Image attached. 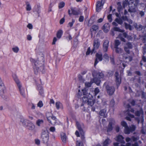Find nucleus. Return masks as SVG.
<instances>
[{"label": "nucleus", "instance_id": "62", "mask_svg": "<svg viewBox=\"0 0 146 146\" xmlns=\"http://www.w3.org/2000/svg\"><path fill=\"white\" fill-rule=\"evenodd\" d=\"M27 27L29 29H32L33 28V26L30 23L29 24L27 25Z\"/></svg>", "mask_w": 146, "mask_h": 146}, {"label": "nucleus", "instance_id": "41", "mask_svg": "<svg viewBox=\"0 0 146 146\" xmlns=\"http://www.w3.org/2000/svg\"><path fill=\"white\" fill-rule=\"evenodd\" d=\"M128 116L126 117V119L127 120L129 121H131V119L130 118H134V117L133 115L129 113H128Z\"/></svg>", "mask_w": 146, "mask_h": 146}, {"label": "nucleus", "instance_id": "10", "mask_svg": "<svg viewBox=\"0 0 146 146\" xmlns=\"http://www.w3.org/2000/svg\"><path fill=\"white\" fill-rule=\"evenodd\" d=\"M109 124L108 126L107 131L108 132L111 131L113 129L112 125L115 124V121L113 118H110L109 120Z\"/></svg>", "mask_w": 146, "mask_h": 146}, {"label": "nucleus", "instance_id": "38", "mask_svg": "<svg viewBox=\"0 0 146 146\" xmlns=\"http://www.w3.org/2000/svg\"><path fill=\"white\" fill-rule=\"evenodd\" d=\"M104 60L105 62H108L109 61V56L107 54H105L104 56Z\"/></svg>", "mask_w": 146, "mask_h": 146}, {"label": "nucleus", "instance_id": "64", "mask_svg": "<svg viewBox=\"0 0 146 146\" xmlns=\"http://www.w3.org/2000/svg\"><path fill=\"white\" fill-rule=\"evenodd\" d=\"M32 36L30 35H28L27 36V39L29 40H30L32 39Z\"/></svg>", "mask_w": 146, "mask_h": 146}, {"label": "nucleus", "instance_id": "54", "mask_svg": "<svg viewBox=\"0 0 146 146\" xmlns=\"http://www.w3.org/2000/svg\"><path fill=\"white\" fill-rule=\"evenodd\" d=\"M117 5H118V10H120L122 8L121 3L120 2H118L117 3Z\"/></svg>", "mask_w": 146, "mask_h": 146}, {"label": "nucleus", "instance_id": "31", "mask_svg": "<svg viewBox=\"0 0 146 146\" xmlns=\"http://www.w3.org/2000/svg\"><path fill=\"white\" fill-rule=\"evenodd\" d=\"M115 48V51L117 53L120 54L123 52V49L120 47H118Z\"/></svg>", "mask_w": 146, "mask_h": 146}, {"label": "nucleus", "instance_id": "51", "mask_svg": "<svg viewBox=\"0 0 146 146\" xmlns=\"http://www.w3.org/2000/svg\"><path fill=\"white\" fill-rule=\"evenodd\" d=\"M75 22V20L74 19L72 20V21L69 23L68 24V27H71L73 25V24Z\"/></svg>", "mask_w": 146, "mask_h": 146}, {"label": "nucleus", "instance_id": "24", "mask_svg": "<svg viewBox=\"0 0 146 146\" xmlns=\"http://www.w3.org/2000/svg\"><path fill=\"white\" fill-rule=\"evenodd\" d=\"M21 122L23 125L25 127H27L30 121L27 119H22L21 120Z\"/></svg>", "mask_w": 146, "mask_h": 146}, {"label": "nucleus", "instance_id": "9", "mask_svg": "<svg viewBox=\"0 0 146 146\" xmlns=\"http://www.w3.org/2000/svg\"><path fill=\"white\" fill-rule=\"evenodd\" d=\"M96 58L94 64V66H96L99 61H101L102 60V55L101 52H98L96 54Z\"/></svg>", "mask_w": 146, "mask_h": 146}, {"label": "nucleus", "instance_id": "29", "mask_svg": "<svg viewBox=\"0 0 146 146\" xmlns=\"http://www.w3.org/2000/svg\"><path fill=\"white\" fill-rule=\"evenodd\" d=\"M100 115L104 117H105L106 116V109H103L100 111Z\"/></svg>", "mask_w": 146, "mask_h": 146}, {"label": "nucleus", "instance_id": "33", "mask_svg": "<svg viewBox=\"0 0 146 146\" xmlns=\"http://www.w3.org/2000/svg\"><path fill=\"white\" fill-rule=\"evenodd\" d=\"M62 33L63 31L62 30H59L58 31L56 35V36L59 39L62 36Z\"/></svg>", "mask_w": 146, "mask_h": 146}, {"label": "nucleus", "instance_id": "16", "mask_svg": "<svg viewBox=\"0 0 146 146\" xmlns=\"http://www.w3.org/2000/svg\"><path fill=\"white\" fill-rule=\"evenodd\" d=\"M124 138L121 135H119L117 136L115 138V140L121 143L124 144L125 141L123 140Z\"/></svg>", "mask_w": 146, "mask_h": 146}, {"label": "nucleus", "instance_id": "13", "mask_svg": "<svg viewBox=\"0 0 146 146\" xmlns=\"http://www.w3.org/2000/svg\"><path fill=\"white\" fill-rule=\"evenodd\" d=\"M115 81L116 83V84L117 86H118L120 84L121 82V76L118 74V72H116L115 74Z\"/></svg>", "mask_w": 146, "mask_h": 146}, {"label": "nucleus", "instance_id": "45", "mask_svg": "<svg viewBox=\"0 0 146 146\" xmlns=\"http://www.w3.org/2000/svg\"><path fill=\"white\" fill-rule=\"evenodd\" d=\"M113 29L115 31H118L121 33H123L124 32L123 30L120 29L119 28L117 27H114L113 28Z\"/></svg>", "mask_w": 146, "mask_h": 146}, {"label": "nucleus", "instance_id": "1", "mask_svg": "<svg viewBox=\"0 0 146 146\" xmlns=\"http://www.w3.org/2000/svg\"><path fill=\"white\" fill-rule=\"evenodd\" d=\"M83 96L82 99L83 103L87 104L89 106H92L95 102V100L93 98V97L90 93H87L86 89L85 88L82 90Z\"/></svg>", "mask_w": 146, "mask_h": 146}, {"label": "nucleus", "instance_id": "47", "mask_svg": "<svg viewBox=\"0 0 146 146\" xmlns=\"http://www.w3.org/2000/svg\"><path fill=\"white\" fill-rule=\"evenodd\" d=\"M5 87L3 82L0 83V90L3 91Z\"/></svg>", "mask_w": 146, "mask_h": 146}, {"label": "nucleus", "instance_id": "20", "mask_svg": "<svg viewBox=\"0 0 146 146\" xmlns=\"http://www.w3.org/2000/svg\"><path fill=\"white\" fill-rule=\"evenodd\" d=\"M30 61L31 62H32L33 64H34V66H33V68L34 70H35L36 69H37V67L36 66L38 65V61L34 59L31 58L30 59Z\"/></svg>", "mask_w": 146, "mask_h": 146}, {"label": "nucleus", "instance_id": "43", "mask_svg": "<svg viewBox=\"0 0 146 146\" xmlns=\"http://www.w3.org/2000/svg\"><path fill=\"white\" fill-rule=\"evenodd\" d=\"M122 18L121 19H119V18H116L115 19V22H117L119 24H121L123 23V21H122Z\"/></svg>", "mask_w": 146, "mask_h": 146}, {"label": "nucleus", "instance_id": "61", "mask_svg": "<svg viewBox=\"0 0 146 146\" xmlns=\"http://www.w3.org/2000/svg\"><path fill=\"white\" fill-rule=\"evenodd\" d=\"M115 102L113 99H112L110 102V105L112 106H113Z\"/></svg>", "mask_w": 146, "mask_h": 146}, {"label": "nucleus", "instance_id": "39", "mask_svg": "<svg viewBox=\"0 0 146 146\" xmlns=\"http://www.w3.org/2000/svg\"><path fill=\"white\" fill-rule=\"evenodd\" d=\"M100 92V90L98 88H95L94 89V92L93 91H92L91 93H93V94H94V96H96L97 94H98Z\"/></svg>", "mask_w": 146, "mask_h": 146}, {"label": "nucleus", "instance_id": "59", "mask_svg": "<svg viewBox=\"0 0 146 146\" xmlns=\"http://www.w3.org/2000/svg\"><path fill=\"white\" fill-rule=\"evenodd\" d=\"M55 128L54 127H51L50 128V131L53 132L55 131Z\"/></svg>", "mask_w": 146, "mask_h": 146}, {"label": "nucleus", "instance_id": "11", "mask_svg": "<svg viewBox=\"0 0 146 146\" xmlns=\"http://www.w3.org/2000/svg\"><path fill=\"white\" fill-rule=\"evenodd\" d=\"M85 142V137L84 135L81 136V140H78L76 142V146H84Z\"/></svg>", "mask_w": 146, "mask_h": 146}, {"label": "nucleus", "instance_id": "22", "mask_svg": "<svg viewBox=\"0 0 146 146\" xmlns=\"http://www.w3.org/2000/svg\"><path fill=\"white\" fill-rule=\"evenodd\" d=\"M100 46V42L98 40H95L94 43V49H98Z\"/></svg>", "mask_w": 146, "mask_h": 146}, {"label": "nucleus", "instance_id": "37", "mask_svg": "<svg viewBox=\"0 0 146 146\" xmlns=\"http://www.w3.org/2000/svg\"><path fill=\"white\" fill-rule=\"evenodd\" d=\"M131 144L130 143H127L126 144V145L121 144L120 146H119L118 145L119 144L118 143H113V145L114 146H130Z\"/></svg>", "mask_w": 146, "mask_h": 146}, {"label": "nucleus", "instance_id": "60", "mask_svg": "<svg viewBox=\"0 0 146 146\" xmlns=\"http://www.w3.org/2000/svg\"><path fill=\"white\" fill-rule=\"evenodd\" d=\"M35 143L37 145H39L40 144V141L38 139H35Z\"/></svg>", "mask_w": 146, "mask_h": 146}, {"label": "nucleus", "instance_id": "12", "mask_svg": "<svg viewBox=\"0 0 146 146\" xmlns=\"http://www.w3.org/2000/svg\"><path fill=\"white\" fill-rule=\"evenodd\" d=\"M106 88L108 93L110 95H112L115 92V89L113 87H110L107 86L106 87Z\"/></svg>", "mask_w": 146, "mask_h": 146}, {"label": "nucleus", "instance_id": "56", "mask_svg": "<svg viewBox=\"0 0 146 146\" xmlns=\"http://www.w3.org/2000/svg\"><path fill=\"white\" fill-rule=\"evenodd\" d=\"M108 18L109 21L110 22H111L112 21V19L111 17V14L109 15L108 16Z\"/></svg>", "mask_w": 146, "mask_h": 146}, {"label": "nucleus", "instance_id": "63", "mask_svg": "<svg viewBox=\"0 0 146 146\" xmlns=\"http://www.w3.org/2000/svg\"><path fill=\"white\" fill-rule=\"evenodd\" d=\"M125 141L127 142H129L130 141L131 142L132 141L131 138H130L129 137H127L125 139Z\"/></svg>", "mask_w": 146, "mask_h": 146}, {"label": "nucleus", "instance_id": "34", "mask_svg": "<svg viewBox=\"0 0 146 146\" xmlns=\"http://www.w3.org/2000/svg\"><path fill=\"white\" fill-rule=\"evenodd\" d=\"M72 13L74 15H78L79 14H81V13H80L79 12L75 10L74 9H71Z\"/></svg>", "mask_w": 146, "mask_h": 146}, {"label": "nucleus", "instance_id": "23", "mask_svg": "<svg viewBox=\"0 0 146 146\" xmlns=\"http://www.w3.org/2000/svg\"><path fill=\"white\" fill-rule=\"evenodd\" d=\"M127 35V34L125 33H121L119 35L118 37L120 38L121 40L122 41L125 42V39L123 37H126Z\"/></svg>", "mask_w": 146, "mask_h": 146}, {"label": "nucleus", "instance_id": "57", "mask_svg": "<svg viewBox=\"0 0 146 146\" xmlns=\"http://www.w3.org/2000/svg\"><path fill=\"white\" fill-rule=\"evenodd\" d=\"M131 140H132L133 141H135L138 139L137 137H135L134 136H133L131 137Z\"/></svg>", "mask_w": 146, "mask_h": 146}, {"label": "nucleus", "instance_id": "35", "mask_svg": "<svg viewBox=\"0 0 146 146\" xmlns=\"http://www.w3.org/2000/svg\"><path fill=\"white\" fill-rule=\"evenodd\" d=\"M122 18L124 21H126L130 24H132L133 23L132 21L130 19H128L126 17H122Z\"/></svg>", "mask_w": 146, "mask_h": 146}, {"label": "nucleus", "instance_id": "36", "mask_svg": "<svg viewBox=\"0 0 146 146\" xmlns=\"http://www.w3.org/2000/svg\"><path fill=\"white\" fill-rule=\"evenodd\" d=\"M52 114L50 112H47L46 113V116L48 120H50V118L52 116Z\"/></svg>", "mask_w": 146, "mask_h": 146}, {"label": "nucleus", "instance_id": "55", "mask_svg": "<svg viewBox=\"0 0 146 146\" xmlns=\"http://www.w3.org/2000/svg\"><path fill=\"white\" fill-rule=\"evenodd\" d=\"M98 26L96 25H94L92 26V29L94 31H96L98 30Z\"/></svg>", "mask_w": 146, "mask_h": 146}, {"label": "nucleus", "instance_id": "25", "mask_svg": "<svg viewBox=\"0 0 146 146\" xmlns=\"http://www.w3.org/2000/svg\"><path fill=\"white\" fill-rule=\"evenodd\" d=\"M61 137L62 141L64 143L66 142L67 137L65 133L64 132H61L60 134Z\"/></svg>", "mask_w": 146, "mask_h": 146}, {"label": "nucleus", "instance_id": "18", "mask_svg": "<svg viewBox=\"0 0 146 146\" xmlns=\"http://www.w3.org/2000/svg\"><path fill=\"white\" fill-rule=\"evenodd\" d=\"M110 29V26L108 23L105 24L103 28L102 29L105 33H107Z\"/></svg>", "mask_w": 146, "mask_h": 146}, {"label": "nucleus", "instance_id": "58", "mask_svg": "<svg viewBox=\"0 0 146 146\" xmlns=\"http://www.w3.org/2000/svg\"><path fill=\"white\" fill-rule=\"evenodd\" d=\"M84 19V17L83 16H80L79 19V21L80 22H82Z\"/></svg>", "mask_w": 146, "mask_h": 146}, {"label": "nucleus", "instance_id": "6", "mask_svg": "<svg viewBox=\"0 0 146 146\" xmlns=\"http://www.w3.org/2000/svg\"><path fill=\"white\" fill-rule=\"evenodd\" d=\"M135 115L138 117L135 118V119L137 121L138 123H141L143 124L144 119L142 109H141L139 110L135 111Z\"/></svg>", "mask_w": 146, "mask_h": 146}, {"label": "nucleus", "instance_id": "27", "mask_svg": "<svg viewBox=\"0 0 146 146\" xmlns=\"http://www.w3.org/2000/svg\"><path fill=\"white\" fill-rule=\"evenodd\" d=\"M96 71V74H95V77L96 78V80H97V79H99L100 80L99 78H97L96 77L98 76L99 78H100V79L101 78H103L104 77V74L103 73L100 72L97 74V72L96 71Z\"/></svg>", "mask_w": 146, "mask_h": 146}, {"label": "nucleus", "instance_id": "4", "mask_svg": "<svg viewBox=\"0 0 146 146\" xmlns=\"http://www.w3.org/2000/svg\"><path fill=\"white\" fill-rule=\"evenodd\" d=\"M13 77L17 85L20 94L23 97H25V94L24 89L22 87L20 82L18 79L17 76L16 74H14L13 75Z\"/></svg>", "mask_w": 146, "mask_h": 146}, {"label": "nucleus", "instance_id": "49", "mask_svg": "<svg viewBox=\"0 0 146 146\" xmlns=\"http://www.w3.org/2000/svg\"><path fill=\"white\" fill-rule=\"evenodd\" d=\"M125 25L126 29H129L130 30H131V26L129 25L128 24L126 23H125Z\"/></svg>", "mask_w": 146, "mask_h": 146}, {"label": "nucleus", "instance_id": "44", "mask_svg": "<svg viewBox=\"0 0 146 146\" xmlns=\"http://www.w3.org/2000/svg\"><path fill=\"white\" fill-rule=\"evenodd\" d=\"M43 120L42 119H38L36 123L38 126H40L43 123Z\"/></svg>", "mask_w": 146, "mask_h": 146}, {"label": "nucleus", "instance_id": "19", "mask_svg": "<svg viewBox=\"0 0 146 146\" xmlns=\"http://www.w3.org/2000/svg\"><path fill=\"white\" fill-rule=\"evenodd\" d=\"M56 107V109L58 110H63L64 108L62 104L59 102H57L55 103Z\"/></svg>", "mask_w": 146, "mask_h": 146}, {"label": "nucleus", "instance_id": "5", "mask_svg": "<svg viewBox=\"0 0 146 146\" xmlns=\"http://www.w3.org/2000/svg\"><path fill=\"white\" fill-rule=\"evenodd\" d=\"M131 4H129V9L128 11L130 12H135L137 10V6L139 2V0H130Z\"/></svg>", "mask_w": 146, "mask_h": 146}, {"label": "nucleus", "instance_id": "42", "mask_svg": "<svg viewBox=\"0 0 146 146\" xmlns=\"http://www.w3.org/2000/svg\"><path fill=\"white\" fill-rule=\"evenodd\" d=\"M120 42L119 40H116L115 41L114 48L118 47V46L120 44Z\"/></svg>", "mask_w": 146, "mask_h": 146}, {"label": "nucleus", "instance_id": "14", "mask_svg": "<svg viewBox=\"0 0 146 146\" xmlns=\"http://www.w3.org/2000/svg\"><path fill=\"white\" fill-rule=\"evenodd\" d=\"M48 121L52 125H54L59 124L58 121L56 119L55 117L52 116V117H50V120Z\"/></svg>", "mask_w": 146, "mask_h": 146}, {"label": "nucleus", "instance_id": "17", "mask_svg": "<svg viewBox=\"0 0 146 146\" xmlns=\"http://www.w3.org/2000/svg\"><path fill=\"white\" fill-rule=\"evenodd\" d=\"M109 43V41L108 40H106L104 42L103 49L104 52H106L108 50Z\"/></svg>", "mask_w": 146, "mask_h": 146}, {"label": "nucleus", "instance_id": "53", "mask_svg": "<svg viewBox=\"0 0 146 146\" xmlns=\"http://www.w3.org/2000/svg\"><path fill=\"white\" fill-rule=\"evenodd\" d=\"M66 38L68 40H70L72 39V37L69 34H68L67 35H66Z\"/></svg>", "mask_w": 146, "mask_h": 146}, {"label": "nucleus", "instance_id": "21", "mask_svg": "<svg viewBox=\"0 0 146 146\" xmlns=\"http://www.w3.org/2000/svg\"><path fill=\"white\" fill-rule=\"evenodd\" d=\"M103 5L100 2L98 1L97 3L96 11H97L99 12L101 9L102 7L103 6Z\"/></svg>", "mask_w": 146, "mask_h": 146}, {"label": "nucleus", "instance_id": "46", "mask_svg": "<svg viewBox=\"0 0 146 146\" xmlns=\"http://www.w3.org/2000/svg\"><path fill=\"white\" fill-rule=\"evenodd\" d=\"M65 3L63 2H61L59 4L58 7L59 9H61L64 7Z\"/></svg>", "mask_w": 146, "mask_h": 146}, {"label": "nucleus", "instance_id": "50", "mask_svg": "<svg viewBox=\"0 0 146 146\" xmlns=\"http://www.w3.org/2000/svg\"><path fill=\"white\" fill-rule=\"evenodd\" d=\"M43 106V104L42 102L40 101L37 104V106L40 108L42 107Z\"/></svg>", "mask_w": 146, "mask_h": 146}, {"label": "nucleus", "instance_id": "30", "mask_svg": "<svg viewBox=\"0 0 146 146\" xmlns=\"http://www.w3.org/2000/svg\"><path fill=\"white\" fill-rule=\"evenodd\" d=\"M76 125L78 130L80 132H81L82 131V127L83 126V124H80L79 122H76Z\"/></svg>", "mask_w": 146, "mask_h": 146}, {"label": "nucleus", "instance_id": "3", "mask_svg": "<svg viewBox=\"0 0 146 146\" xmlns=\"http://www.w3.org/2000/svg\"><path fill=\"white\" fill-rule=\"evenodd\" d=\"M121 125L125 127L124 132L126 134H130L131 132L134 131L136 128L135 126L133 125H131L130 127H128L126 123L124 121L121 122Z\"/></svg>", "mask_w": 146, "mask_h": 146}, {"label": "nucleus", "instance_id": "7", "mask_svg": "<svg viewBox=\"0 0 146 146\" xmlns=\"http://www.w3.org/2000/svg\"><path fill=\"white\" fill-rule=\"evenodd\" d=\"M96 74V71H94L92 72V74L93 76V79L90 82H86L85 83V85L86 87H90L92 84V83L93 82H94L97 85H98L100 83V80L99 79H97V80L96 79V78L95 77V74Z\"/></svg>", "mask_w": 146, "mask_h": 146}, {"label": "nucleus", "instance_id": "2", "mask_svg": "<svg viewBox=\"0 0 146 146\" xmlns=\"http://www.w3.org/2000/svg\"><path fill=\"white\" fill-rule=\"evenodd\" d=\"M119 58L120 61H122L120 63V66L122 69H124L127 65L124 63H128L132 60V58L131 56L125 53H124L122 56L119 55Z\"/></svg>", "mask_w": 146, "mask_h": 146}, {"label": "nucleus", "instance_id": "26", "mask_svg": "<svg viewBox=\"0 0 146 146\" xmlns=\"http://www.w3.org/2000/svg\"><path fill=\"white\" fill-rule=\"evenodd\" d=\"M111 142V140L108 138L104 141L103 146H108Z\"/></svg>", "mask_w": 146, "mask_h": 146}, {"label": "nucleus", "instance_id": "15", "mask_svg": "<svg viewBox=\"0 0 146 146\" xmlns=\"http://www.w3.org/2000/svg\"><path fill=\"white\" fill-rule=\"evenodd\" d=\"M132 46L131 43L130 42H127L126 43L124 47V49L125 51L127 53H129V50L132 48Z\"/></svg>", "mask_w": 146, "mask_h": 146}, {"label": "nucleus", "instance_id": "52", "mask_svg": "<svg viewBox=\"0 0 146 146\" xmlns=\"http://www.w3.org/2000/svg\"><path fill=\"white\" fill-rule=\"evenodd\" d=\"M128 4V0H125L123 4V6L124 8Z\"/></svg>", "mask_w": 146, "mask_h": 146}, {"label": "nucleus", "instance_id": "28", "mask_svg": "<svg viewBox=\"0 0 146 146\" xmlns=\"http://www.w3.org/2000/svg\"><path fill=\"white\" fill-rule=\"evenodd\" d=\"M27 127L29 130H33L34 129L35 126L33 123L30 122Z\"/></svg>", "mask_w": 146, "mask_h": 146}, {"label": "nucleus", "instance_id": "40", "mask_svg": "<svg viewBox=\"0 0 146 146\" xmlns=\"http://www.w3.org/2000/svg\"><path fill=\"white\" fill-rule=\"evenodd\" d=\"M12 50L14 52L17 53L19 50V48L17 46H15L12 48Z\"/></svg>", "mask_w": 146, "mask_h": 146}, {"label": "nucleus", "instance_id": "8", "mask_svg": "<svg viewBox=\"0 0 146 146\" xmlns=\"http://www.w3.org/2000/svg\"><path fill=\"white\" fill-rule=\"evenodd\" d=\"M41 137L44 143H47L49 139V133L47 130L42 131Z\"/></svg>", "mask_w": 146, "mask_h": 146}, {"label": "nucleus", "instance_id": "32", "mask_svg": "<svg viewBox=\"0 0 146 146\" xmlns=\"http://www.w3.org/2000/svg\"><path fill=\"white\" fill-rule=\"evenodd\" d=\"M38 90L39 94L41 96H43V88L41 86H40L38 87Z\"/></svg>", "mask_w": 146, "mask_h": 146}, {"label": "nucleus", "instance_id": "48", "mask_svg": "<svg viewBox=\"0 0 146 146\" xmlns=\"http://www.w3.org/2000/svg\"><path fill=\"white\" fill-rule=\"evenodd\" d=\"M26 10L28 11H30L31 9V5L29 3H27L26 4Z\"/></svg>", "mask_w": 146, "mask_h": 146}]
</instances>
